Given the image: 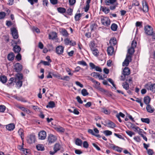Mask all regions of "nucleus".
I'll list each match as a JSON object with an SVG mask.
<instances>
[{
    "instance_id": "obj_6",
    "label": "nucleus",
    "mask_w": 155,
    "mask_h": 155,
    "mask_svg": "<svg viewBox=\"0 0 155 155\" xmlns=\"http://www.w3.org/2000/svg\"><path fill=\"white\" fill-rule=\"evenodd\" d=\"M143 8H139V9L140 11L143 10L144 12H147L148 11L149 9L147 3L146 1L144 0H143L142 2Z\"/></svg>"
},
{
    "instance_id": "obj_4",
    "label": "nucleus",
    "mask_w": 155,
    "mask_h": 155,
    "mask_svg": "<svg viewBox=\"0 0 155 155\" xmlns=\"http://www.w3.org/2000/svg\"><path fill=\"white\" fill-rule=\"evenodd\" d=\"M102 24L104 25L108 26L110 24V20L108 17H102L101 18Z\"/></svg>"
},
{
    "instance_id": "obj_15",
    "label": "nucleus",
    "mask_w": 155,
    "mask_h": 155,
    "mask_svg": "<svg viewBox=\"0 0 155 155\" xmlns=\"http://www.w3.org/2000/svg\"><path fill=\"white\" fill-rule=\"evenodd\" d=\"M57 37V34L55 32H52L49 34V38L50 39H54Z\"/></svg>"
},
{
    "instance_id": "obj_13",
    "label": "nucleus",
    "mask_w": 155,
    "mask_h": 155,
    "mask_svg": "<svg viewBox=\"0 0 155 155\" xmlns=\"http://www.w3.org/2000/svg\"><path fill=\"white\" fill-rule=\"evenodd\" d=\"M39 139L41 140L45 139L46 137V132L45 131H42L39 132L38 134Z\"/></svg>"
},
{
    "instance_id": "obj_37",
    "label": "nucleus",
    "mask_w": 155,
    "mask_h": 155,
    "mask_svg": "<svg viewBox=\"0 0 155 155\" xmlns=\"http://www.w3.org/2000/svg\"><path fill=\"white\" fill-rule=\"evenodd\" d=\"M36 148L38 150L43 151L44 150V148L41 144H38L36 146Z\"/></svg>"
},
{
    "instance_id": "obj_57",
    "label": "nucleus",
    "mask_w": 155,
    "mask_h": 155,
    "mask_svg": "<svg viewBox=\"0 0 155 155\" xmlns=\"http://www.w3.org/2000/svg\"><path fill=\"white\" fill-rule=\"evenodd\" d=\"M64 44L66 45H70V40L68 38H66L64 40Z\"/></svg>"
},
{
    "instance_id": "obj_45",
    "label": "nucleus",
    "mask_w": 155,
    "mask_h": 155,
    "mask_svg": "<svg viewBox=\"0 0 155 155\" xmlns=\"http://www.w3.org/2000/svg\"><path fill=\"white\" fill-rule=\"evenodd\" d=\"M60 145L58 143H56L54 147V150L56 151H57L60 150Z\"/></svg>"
},
{
    "instance_id": "obj_16",
    "label": "nucleus",
    "mask_w": 155,
    "mask_h": 155,
    "mask_svg": "<svg viewBox=\"0 0 155 155\" xmlns=\"http://www.w3.org/2000/svg\"><path fill=\"white\" fill-rule=\"evenodd\" d=\"M91 75L96 78H98L100 80H103V78L102 76L100 75L99 73L93 72L91 74Z\"/></svg>"
},
{
    "instance_id": "obj_59",
    "label": "nucleus",
    "mask_w": 155,
    "mask_h": 155,
    "mask_svg": "<svg viewBox=\"0 0 155 155\" xmlns=\"http://www.w3.org/2000/svg\"><path fill=\"white\" fill-rule=\"evenodd\" d=\"M89 146L88 144L87 141H84L83 143V146L86 148H88Z\"/></svg>"
},
{
    "instance_id": "obj_56",
    "label": "nucleus",
    "mask_w": 155,
    "mask_h": 155,
    "mask_svg": "<svg viewBox=\"0 0 155 155\" xmlns=\"http://www.w3.org/2000/svg\"><path fill=\"white\" fill-rule=\"evenodd\" d=\"M16 84L19 87H20L22 85V82L20 80H18Z\"/></svg>"
},
{
    "instance_id": "obj_46",
    "label": "nucleus",
    "mask_w": 155,
    "mask_h": 155,
    "mask_svg": "<svg viewBox=\"0 0 155 155\" xmlns=\"http://www.w3.org/2000/svg\"><path fill=\"white\" fill-rule=\"evenodd\" d=\"M81 93L83 96H86L89 94V93L87 92V90L86 89H84L82 90Z\"/></svg>"
},
{
    "instance_id": "obj_7",
    "label": "nucleus",
    "mask_w": 155,
    "mask_h": 155,
    "mask_svg": "<svg viewBox=\"0 0 155 155\" xmlns=\"http://www.w3.org/2000/svg\"><path fill=\"white\" fill-rule=\"evenodd\" d=\"M145 87L148 90L151 91L153 93H155V83L153 84H147Z\"/></svg>"
},
{
    "instance_id": "obj_28",
    "label": "nucleus",
    "mask_w": 155,
    "mask_h": 155,
    "mask_svg": "<svg viewBox=\"0 0 155 155\" xmlns=\"http://www.w3.org/2000/svg\"><path fill=\"white\" fill-rule=\"evenodd\" d=\"M55 129L58 131L60 132H64L65 130L62 127L58 126L55 128Z\"/></svg>"
},
{
    "instance_id": "obj_49",
    "label": "nucleus",
    "mask_w": 155,
    "mask_h": 155,
    "mask_svg": "<svg viewBox=\"0 0 155 155\" xmlns=\"http://www.w3.org/2000/svg\"><path fill=\"white\" fill-rule=\"evenodd\" d=\"M19 108L20 109H21L23 111H24L26 112H28L29 113H31V111L29 110H28L25 107H19Z\"/></svg>"
},
{
    "instance_id": "obj_24",
    "label": "nucleus",
    "mask_w": 155,
    "mask_h": 155,
    "mask_svg": "<svg viewBox=\"0 0 155 155\" xmlns=\"http://www.w3.org/2000/svg\"><path fill=\"white\" fill-rule=\"evenodd\" d=\"M14 57L15 55L13 53L11 52L8 55L7 58L9 61H11L14 59Z\"/></svg>"
},
{
    "instance_id": "obj_48",
    "label": "nucleus",
    "mask_w": 155,
    "mask_h": 155,
    "mask_svg": "<svg viewBox=\"0 0 155 155\" xmlns=\"http://www.w3.org/2000/svg\"><path fill=\"white\" fill-rule=\"evenodd\" d=\"M6 109V107L4 105H0V112H4Z\"/></svg>"
},
{
    "instance_id": "obj_35",
    "label": "nucleus",
    "mask_w": 155,
    "mask_h": 155,
    "mask_svg": "<svg viewBox=\"0 0 155 155\" xmlns=\"http://www.w3.org/2000/svg\"><path fill=\"white\" fill-rule=\"evenodd\" d=\"M77 63L78 64L82 65L83 66H87V63L83 60L78 61L77 62Z\"/></svg>"
},
{
    "instance_id": "obj_60",
    "label": "nucleus",
    "mask_w": 155,
    "mask_h": 155,
    "mask_svg": "<svg viewBox=\"0 0 155 155\" xmlns=\"http://www.w3.org/2000/svg\"><path fill=\"white\" fill-rule=\"evenodd\" d=\"M108 81L111 83L113 86L115 88V89H116L115 84L114 83V82L113 80L110 78H108Z\"/></svg>"
},
{
    "instance_id": "obj_17",
    "label": "nucleus",
    "mask_w": 155,
    "mask_h": 155,
    "mask_svg": "<svg viewBox=\"0 0 155 155\" xmlns=\"http://www.w3.org/2000/svg\"><path fill=\"white\" fill-rule=\"evenodd\" d=\"M130 125V127L132 128L133 130L137 132L138 131V129H139V127L135 126L134 124H132L131 123H129L128 124Z\"/></svg>"
},
{
    "instance_id": "obj_34",
    "label": "nucleus",
    "mask_w": 155,
    "mask_h": 155,
    "mask_svg": "<svg viewBox=\"0 0 155 155\" xmlns=\"http://www.w3.org/2000/svg\"><path fill=\"white\" fill-rule=\"evenodd\" d=\"M112 147L114 150L117 151L118 152H121L122 151V149L117 146L114 145Z\"/></svg>"
},
{
    "instance_id": "obj_8",
    "label": "nucleus",
    "mask_w": 155,
    "mask_h": 155,
    "mask_svg": "<svg viewBox=\"0 0 155 155\" xmlns=\"http://www.w3.org/2000/svg\"><path fill=\"white\" fill-rule=\"evenodd\" d=\"M131 61V56L130 55H127L126 56V58L123 62L122 64V65L123 66H127L130 61Z\"/></svg>"
},
{
    "instance_id": "obj_33",
    "label": "nucleus",
    "mask_w": 155,
    "mask_h": 155,
    "mask_svg": "<svg viewBox=\"0 0 155 155\" xmlns=\"http://www.w3.org/2000/svg\"><path fill=\"white\" fill-rule=\"evenodd\" d=\"M93 54L95 56H97L98 55L99 51L97 48H94L91 50Z\"/></svg>"
},
{
    "instance_id": "obj_41",
    "label": "nucleus",
    "mask_w": 155,
    "mask_h": 155,
    "mask_svg": "<svg viewBox=\"0 0 155 155\" xmlns=\"http://www.w3.org/2000/svg\"><path fill=\"white\" fill-rule=\"evenodd\" d=\"M58 11L59 12L63 13L66 12V10L64 8L59 7L58 8Z\"/></svg>"
},
{
    "instance_id": "obj_11",
    "label": "nucleus",
    "mask_w": 155,
    "mask_h": 155,
    "mask_svg": "<svg viewBox=\"0 0 155 155\" xmlns=\"http://www.w3.org/2000/svg\"><path fill=\"white\" fill-rule=\"evenodd\" d=\"M57 139L56 137L52 134H50L48 137V140L49 143H53L55 142Z\"/></svg>"
},
{
    "instance_id": "obj_32",
    "label": "nucleus",
    "mask_w": 155,
    "mask_h": 155,
    "mask_svg": "<svg viewBox=\"0 0 155 155\" xmlns=\"http://www.w3.org/2000/svg\"><path fill=\"white\" fill-rule=\"evenodd\" d=\"M101 111L106 114H109L110 113V111L105 107H103L101 108Z\"/></svg>"
},
{
    "instance_id": "obj_29",
    "label": "nucleus",
    "mask_w": 155,
    "mask_h": 155,
    "mask_svg": "<svg viewBox=\"0 0 155 155\" xmlns=\"http://www.w3.org/2000/svg\"><path fill=\"white\" fill-rule=\"evenodd\" d=\"M122 85L123 87L126 90H127L129 88V84L127 82L123 83Z\"/></svg>"
},
{
    "instance_id": "obj_38",
    "label": "nucleus",
    "mask_w": 155,
    "mask_h": 155,
    "mask_svg": "<svg viewBox=\"0 0 155 155\" xmlns=\"http://www.w3.org/2000/svg\"><path fill=\"white\" fill-rule=\"evenodd\" d=\"M0 81L3 83H6L7 81L6 77L5 76H2L1 77Z\"/></svg>"
},
{
    "instance_id": "obj_52",
    "label": "nucleus",
    "mask_w": 155,
    "mask_h": 155,
    "mask_svg": "<svg viewBox=\"0 0 155 155\" xmlns=\"http://www.w3.org/2000/svg\"><path fill=\"white\" fill-rule=\"evenodd\" d=\"M89 46L91 50L94 48V47L95 46V44L94 41L91 42L89 45Z\"/></svg>"
},
{
    "instance_id": "obj_23",
    "label": "nucleus",
    "mask_w": 155,
    "mask_h": 155,
    "mask_svg": "<svg viewBox=\"0 0 155 155\" xmlns=\"http://www.w3.org/2000/svg\"><path fill=\"white\" fill-rule=\"evenodd\" d=\"M19 150H21L23 152V153L26 155H30V150L26 149H24L23 147H21V149L19 148Z\"/></svg>"
},
{
    "instance_id": "obj_44",
    "label": "nucleus",
    "mask_w": 155,
    "mask_h": 155,
    "mask_svg": "<svg viewBox=\"0 0 155 155\" xmlns=\"http://www.w3.org/2000/svg\"><path fill=\"white\" fill-rule=\"evenodd\" d=\"M140 5L139 2L137 0H133L132 2V6H138Z\"/></svg>"
},
{
    "instance_id": "obj_64",
    "label": "nucleus",
    "mask_w": 155,
    "mask_h": 155,
    "mask_svg": "<svg viewBox=\"0 0 155 155\" xmlns=\"http://www.w3.org/2000/svg\"><path fill=\"white\" fill-rule=\"evenodd\" d=\"M76 99H77V100L81 104H82L83 103V101L81 100L80 97L79 96H78L76 97Z\"/></svg>"
},
{
    "instance_id": "obj_50",
    "label": "nucleus",
    "mask_w": 155,
    "mask_h": 155,
    "mask_svg": "<svg viewBox=\"0 0 155 155\" xmlns=\"http://www.w3.org/2000/svg\"><path fill=\"white\" fill-rule=\"evenodd\" d=\"M16 76L18 80H21L23 78V75L21 74L18 73L16 74Z\"/></svg>"
},
{
    "instance_id": "obj_54",
    "label": "nucleus",
    "mask_w": 155,
    "mask_h": 155,
    "mask_svg": "<svg viewBox=\"0 0 155 155\" xmlns=\"http://www.w3.org/2000/svg\"><path fill=\"white\" fill-rule=\"evenodd\" d=\"M5 15L6 14L5 12H0V19L4 18Z\"/></svg>"
},
{
    "instance_id": "obj_14",
    "label": "nucleus",
    "mask_w": 155,
    "mask_h": 155,
    "mask_svg": "<svg viewBox=\"0 0 155 155\" xmlns=\"http://www.w3.org/2000/svg\"><path fill=\"white\" fill-rule=\"evenodd\" d=\"M90 80L94 84V87L97 89L99 88L100 85L99 82L92 78L90 79Z\"/></svg>"
},
{
    "instance_id": "obj_26",
    "label": "nucleus",
    "mask_w": 155,
    "mask_h": 155,
    "mask_svg": "<svg viewBox=\"0 0 155 155\" xmlns=\"http://www.w3.org/2000/svg\"><path fill=\"white\" fill-rule=\"evenodd\" d=\"M107 126L108 127L113 128L115 127V124L113 122L111 121H109L107 123Z\"/></svg>"
},
{
    "instance_id": "obj_53",
    "label": "nucleus",
    "mask_w": 155,
    "mask_h": 155,
    "mask_svg": "<svg viewBox=\"0 0 155 155\" xmlns=\"http://www.w3.org/2000/svg\"><path fill=\"white\" fill-rule=\"evenodd\" d=\"M126 133L130 137H132L133 135L135 134L134 132L130 131H126Z\"/></svg>"
},
{
    "instance_id": "obj_43",
    "label": "nucleus",
    "mask_w": 155,
    "mask_h": 155,
    "mask_svg": "<svg viewBox=\"0 0 155 155\" xmlns=\"http://www.w3.org/2000/svg\"><path fill=\"white\" fill-rule=\"evenodd\" d=\"M143 22L142 21H137L135 25L136 27H139V28H142L143 27Z\"/></svg>"
},
{
    "instance_id": "obj_63",
    "label": "nucleus",
    "mask_w": 155,
    "mask_h": 155,
    "mask_svg": "<svg viewBox=\"0 0 155 155\" xmlns=\"http://www.w3.org/2000/svg\"><path fill=\"white\" fill-rule=\"evenodd\" d=\"M28 1L31 5H33L34 4V2L37 3L38 0H28Z\"/></svg>"
},
{
    "instance_id": "obj_31",
    "label": "nucleus",
    "mask_w": 155,
    "mask_h": 155,
    "mask_svg": "<svg viewBox=\"0 0 155 155\" xmlns=\"http://www.w3.org/2000/svg\"><path fill=\"white\" fill-rule=\"evenodd\" d=\"M55 106V104L54 102L51 101L48 103V105L46 106L47 107L53 108Z\"/></svg>"
},
{
    "instance_id": "obj_20",
    "label": "nucleus",
    "mask_w": 155,
    "mask_h": 155,
    "mask_svg": "<svg viewBox=\"0 0 155 155\" xmlns=\"http://www.w3.org/2000/svg\"><path fill=\"white\" fill-rule=\"evenodd\" d=\"M146 108L147 112L150 113L153 112L154 110V108L152 107L150 104H148Z\"/></svg>"
},
{
    "instance_id": "obj_2",
    "label": "nucleus",
    "mask_w": 155,
    "mask_h": 155,
    "mask_svg": "<svg viewBox=\"0 0 155 155\" xmlns=\"http://www.w3.org/2000/svg\"><path fill=\"white\" fill-rule=\"evenodd\" d=\"M137 45V41L134 40L132 42L131 46L128 48V49L127 53L130 55H132L135 51L134 48L136 47Z\"/></svg>"
},
{
    "instance_id": "obj_3",
    "label": "nucleus",
    "mask_w": 155,
    "mask_h": 155,
    "mask_svg": "<svg viewBox=\"0 0 155 155\" xmlns=\"http://www.w3.org/2000/svg\"><path fill=\"white\" fill-rule=\"evenodd\" d=\"M130 73V71L128 68L125 67L123 70L122 74L123 76H121V80L124 81L125 80L126 75H129Z\"/></svg>"
},
{
    "instance_id": "obj_47",
    "label": "nucleus",
    "mask_w": 155,
    "mask_h": 155,
    "mask_svg": "<svg viewBox=\"0 0 155 155\" xmlns=\"http://www.w3.org/2000/svg\"><path fill=\"white\" fill-rule=\"evenodd\" d=\"M110 42L111 45H115L116 44L117 41L115 38H113L110 40Z\"/></svg>"
},
{
    "instance_id": "obj_10",
    "label": "nucleus",
    "mask_w": 155,
    "mask_h": 155,
    "mask_svg": "<svg viewBox=\"0 0 155 155\" xmlns=\"http://www.w3.org/2000/svg\"><path fill=\"white\" fill-rule=\"evenodd\" d=\"M64 47L61 45H59L56 48V53L58 55L62 54L64 52Z\"/></svg>"
},
{
    "instance_id": "obj_62",
    "label": "nucleus",
    "mask_w": 155,
    "mask_h": 155,
    "mask_svg": "<svg viewBox=\"0 0 155 155\" xmlns=\"http://www.w3.org/2000/svg\"><path fill=\"white\" fill-rule=\"evenodd\" d=\"M134 140L138 142H140V139L138 136L135 137L134 138Z\"/></svg>"
},
{
    "instance_id": "obj_40",
    "label": "nucleus",
    "mask_w": 155,
    "mask_h": 155,
    "mask_svg": "<svg viewBox=\"0 0 155 155\" xmlns=\"http://www.w3.org/2000/svg\"><path fill=\"white\" fill-rule=\"evenodd\" d=\"M23 132V130L22 129H19L18 131V133L19 135L21 136V138L22 140H23V139H24Z\"/></svg>"
},
{
    "instance_id": "obj_39",
    "label": "nucleus",
    "mask_w": 155,
    "mask_h": 155,
    "mask_svg": "<svg viewBox=\"0 0 155 155\" xmlns=\"http://www.w3.org/2000/svg\"><path fill=\"white\" fill-rule=\"evenodd\" d=\"M141 121L143 123L149 124L150 122V119L148 118H141Z\"/></svg>"
},
{
    "instance_id": "obj_1",
    "label": "nucleus",
    "mask_w": 155,
    "mask_h": 155,
    "mask_svg": "<svg viewBox=\"0 0 155 155\" xmlns=\"http://www.w3.org/2000/svg\"><path fill=\"white\" fill-rule=\"evenodd\" d=\"M144 29L146 34L152 36L153 41H155V31H153L152 27L150 25H147L145 26Z\"/></svg>"
},
{
    "instance_id": "obj_36",
    "label": "nucleus",
    "mask_w": 155,
    "mask_h": 155,
    "mask_svg": "<svg viewBox=\"0 0 155 155\" xmlns=\"http://www.w3.org/2000/svg\"><path fill=\"white\" fill-rule=\"evenodd\" d=\"M117 28V24L113 23L111 26V29L113 31H116Z\"/></svg>"
},
{
    "instance_id": "obj_18",
    "label": "nucleus",
    "mask_w": 155,
    "mask_h": 155,
    "mask_svg": "<svg viewBox=\"0 0 155 155\" xmlns=\"http://www.w3.org/2000/svg\"><path fill=\"white\" fill-rule=\"evenodd\" d=\"M15 127V125L14 124H10L6 126V129L9 131L13 130Z\"/></svg>"
},
{
    "instance_id": "obj_58",
    "label": "nucleus",
    "mask_w": 155,
    "mask_h": 155,
    "mask_svg": "<svg viewBox=\"0 0 155 155\" xmlns=\"http://www.w3.org/2000/svg\"><path fill=\"white\" fill-rule=\"evenodd\" d=\"M118 5V3L117 2H116L114 3V5L110 6V9L111 10H113L116 8V7Z\"/></svg>"
},
{
    "instance_id": "obj_5",
    "label": "nucleus",
    "mask_w": 155,
    "mask_h": 155,
    "mask_svg": "<svg viewBox=\"0 0 155 155\" xmlns=\"http://www.w3.org/2000/svg\"><path fill=\"white\" fill-rule=\"evenodd\" d=\"M27 142L30 144L35 142V136L34 134H31L28 136L27 138Z\"/></svg>"
},
{
    "instance_id": "obj_9",
    "label": "nucleus",
    "mask_w": 155,
    "mask_h": 155,
    "mask_svg": "<svg viewBox=\"0 0 155 155\" xmlns=\"http://www.w3.org/2000/svg\"><path fill=\"white\" fill-rule=\"evenodd\" d=\"M12 35L14 39H17L18 37L17 30L16 28H13L11 29Z\"/></svg>"
},
{
    "instance_id": "obj_22",
    "label": "nucleus",
    "mask_w": 155,
    "mask_h": 155,
    "mask_svg": "<svg viewBox=\"0 0 155 155\" xmlns=\"http://www.w3.org/2000/svg\"><path fill=\"white\" fill-rule=\"evenodd\" d=\"M61 33L62 35L65 37L68 36V34L67 31L64 28H62L61 29Z\"/></svg>"
},
{
    "instance_id": "obj_19",
    "label": "nucleus",
    "mask_w": 155,
    "mask_h": 155,
    "mask_svg": "<svg viewBox=\"0 0 155 155\" xmlns=\"http://www.w3.org/2000/svg\"><path fill=\"white\" fill-rule=\"evenodd\" d=\"M107 51L108 54L110 55H112L114 53V48L111 46H110L107 48Z\"/></svg>"
},
{
    "instance_id": "obj_61",
    "label": "nucleus",
    "mask_w": 155,
    "mask_h": 155,
    "mask_svg": "<svg viewBox=\"0 0 155 155\" xmlns=\"http://www.w3.org/2000/svg\"><path fill=\"white\" fill-rule=\"evenodd\" d=\"M72 12L73 10L71 8H69L67 10V12L68 15H71L72 14Z\"/></svg>"
},
{
    "instance_id": "obj_51",
    "label": "nucleus",
    "mask_w": 155,
    "mask_h": 155,
    "mask_svg": "<svg viewBox=\"0 0 155 155\" xmlns=\"http://www.w3.org/2000/svg\"><path fill=\"white\" fill-rule=\"evenodd\" d=\"M104 134L107 136L111 135L112 134V132L109 130H106L104 131Z\"/></svg>"
},
{
    "instance_id": "obj_25",
    "label": "nucleus",
    "mask_w": 155,
    "mask_h": 155,
    "mask_svg": "<svg viewBox=\"0 0 155 155\" xmlns=\"http://www.w3.org/2000/svg\"><path fill=\"white\" fill-rule=\"evenodd\" d=\"M21 49L20 47L17 45L15 46L13 48V50L15 53H19Z\"/></svg>"
},
{
    "instance_id": "obj_27",
    "label": "nucleus",
    "mask_w": 155,
    "mask_h": 155,
    "mask_svg": "<svg viewBox=\"0 0 155 155\" xmlns=\"http://www.w3.org/2000/svg\"><path fill=\"white\" fill-rule=\"evenodd\" d=\"M150 101V97L148 96L145 97L144 98V103L146 104H149Z\"/></svg>"
},
{
    "instance_id": "obj_30",
    "label": "nucleus",
    "mask_w": 155,
    "mask_h": 155,
    "mask_svg": "<svg viewBox=\"0 0 155 155\" xmlns=\"http://www.w3.org/2000/svg\"><path fill=\"white\" fill-rule=\"evenodd\" d=\"M82 143V140L79 138H77L75 140V144L77 145L81 146Z\"/></svg>"
},
{
    "instance_id": "obj_12",
    "label": "nucleus",
    "mask_w": 155,
    "mask_h": 155,
    "mask_svg": "<svg viewBox=\"0 0 155 155\" xmlns=\"http://www.w3.org/2000/svg\"><path fill=\"white\" fill-rule=\"evenodd\" d=\"M14 69L17 72L21 71L22 69V66L19 63H17L14 65Z\"/></svg>"
},
{
    "instance_id": "obj_42",
    "label": "nucleus",
    "mask_w": 155,
    "mask_h": 155,
    "mask_svg": "<svg viewBox=\"0 0 155 155\" xmlns=\"http://www.w3.org/2000/svg\"><path fill=\"white\" fill-rule=\"evenodd\" d=\"M81 16V14L79 13L76 14L74 16V18L75 21H78L79 20Z\"/></svg>"
},
{
    "instance_id": "obj_21",
    "label": "nucleus",
    "mask_w": 155,
    "mask_h": 155,
    "mask_svg": "<svg viewBox=\"0 0 155 155\" xmlns=\"http://www.w3.org/2000/svg\"><path fill=\"white\" fill-rule=\"evenodd\" d=\"M105 2L106 5H109L117 2V0H105Z\"/></svg>"
},
{
    "instance_id": "obj_55",
    "label": "nucleus",
    "mask_w": 155,
    "mask_h": 155,
    "mask_svg": "<svg viewBox=\"0 0 155 155\" xmlns=\"http://www.w3.org/2000/svg\"><path fill=\"white\" fill-rule=\"evenodd\" d=\"M59 79H60L61 80H66L67 81H69L70 79V78L69 76H64L63 78H59Z\"/></svg>"
}]
</instances>
